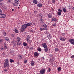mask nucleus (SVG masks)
Masks as SVG:
<instances>
[{
    "mask_svg": "<svg viewBox=\"0 0 74 74\" xmlns=\"http://www.w3.org/2000/svg\"><path fill=\"white\" fill-rule=\"evenodd\" d=\"M32 25L33 24L32 23H29L23 25L21 28V32H23L24 31H25L26 29H27V26L29 27Z\"/></svg>",
    "mask_w": 74,
    "mask_h": 74,
    "instance_id": "obj_1",
    "label": "nucleus"
},
{
    "mask_svg": "<svg viewBox=\"0 0 74 74\" xmlns=\"http://www.w3.org/2000/svg\"><path fill=\"white\" fill-rule=\"evenodd\" d=\"M4 61L5 62L3 63L4 67L5 68L7 67H8V69L10 70V68H9L10 65H9V60H8V59H6Z\"/></svg>",
    "mask_w": 74,
    "mask_h": 74,
    "instance_id": "obj_2",
    "label": "nucleus"
},
{
    "mask_svg": "<svg viewBox=\"0 0 74 74\" xmlns=\"http://www.w3.org/2000/svg\"><path fill=\"white\" fill-rule=\"evenodd\" d=\"M6 17V14L2 13V11L0 9V18H4Z\"/></svg>",
    "mask_w": 74,
    "mask_h": 74,
    "instance_id": "obj_3",
    "label": "nucleus"
},
{
    "mask_svg": "<svg viewBox=\"0 0 74 74\" xmlns=\"http://www.w3.org/2000/svg\"><path fill=\"white\" fill-rule=\"evenodd\" d=\"M69 42L71 44L74 45V39H70L69 40Z\"/></svg>",
    "mask_w": 74,
    "mask_h": 74,
    "instance_id": "obj_4",
    "label": "nucleus"
},
{
    "mask_svg": "<svg viewBox=\"0 0 74 74\" xmlns=\"http://www.w3.org/2000/svg\"><path fill=\"white\" fill-rule=\"evenodd\" d=\"M46 70L45 69H43L42 70H40V74H44L45 73V71Z\"/></svg>",
    "mask_w": 74,
    "mask_h": 74,
    "instance_id": "obj_5",
    "label": "nucleus"
},
{
    "mask_svg": "<svg viewBox=\"0 0 74 74\" xmlns=\"http://www.w3.org/2000/svg\"><path fill=\"white\" fill-rule=\"evenodd\" d=\"M60 39L61 41H65V40H66V38H62V37H60Z\"/></svg>",
    "mask_w": 74,
    "mask_h": 74,
    "instance_id": "obj_6",
    "label": "nucleus"
},
{
    "mask_svg": "<svg viewBox=\"0 0 74 74\" xmlns=\"http://www.w3.org/2000/svg\"><path fill=\"white\" fill-rule=\"evenodd\" d=\"M42 45L44 48H47V46L46 45V43H44L42 44Z\"/></svg>",
    "mask_w": 74,
    "mask_h": 74,
    "instance_id": "obj_7",
    "label": "nucleus"
},
{
    "mask_svg": "<svg viewBox=\"0 0 74 74\" xmlns=\"http://www.w3.org/2000/svg\"><path fill=\"white\" fill-rule=\"evenodd\" d=\"M3 47L4 49H8V47L7 46V44L6 43H4Z\"/></svg>",
    "mask_w": 74,
    "mask_h": 74,
    "instance_id": "obj_8",
    "label": "nucleus"
},
{
    "mask_svg": "<svg viewBox=\"0 0 74 74\" xmlns=\"http://www.w3.org/2000/svg\"><path fill=\"white\" fill-rule=\"evenodd\" d=\"M48 16L49 18H52V15L51 13H49L48 15Z\"/></svg>",
    "mask_w": 74,
    "mask_h": 74,
    "instance_id": "obj_9",
    "label": "nucleus"
},
{
    "mask_svg": "<svg viewBox=\"0 0 74 74\" xmlns=\"http://www.w3.org/2000/svg\"><path fill=\"white\" fill-rule=\"evenodd\" d=\"M38 7H42V4L41 3H38L37 4Z\"/></svg>",
    "mask_w": 74,
    "mask_h": 74,
    "instance_id": "obj_10",
    "label": "nucleus"
},
{
    "mask_svg": "<svg viewBox=\"0 0 74 74\" xmlns=\"http://www.w3.org/2000/svg\"><path fill=\"white\" fill-rule=\"evenodd\" d=\"M21 41V38L19 37H18L16 39V42L20 41Z\"/></svg>",
    "mask_w": 74,
    "mask_h": 74,
    "instance_id": "obj_11",
    "label": "nucleus"
},
{
    "mask_svg": "<svg viewBox=\"0 0 74 74\" xmlns=\"http://www.w3.org/2000/svg\"><path fill=\"white\" fill-rule=\"evenodd\" d=\"M15 3H16V4H17L16 6H18L19 3H18V1H19V0H15Z\"/></svg>",
    "mask_w": 74,
    "mask_h": 74,
    "instance_id": "obj_12",
    "label": "nucleus"
},
{
    "mask_svg": "<svg viewBox=\"0 0 74 74\" xmlns=\"http://www.w3.org/2000/svg\"><path fill=\"white\" fill-rule=\"evenodd\" d=\"M51 20H52V21H53H53H57L56 18H51Z\"/></svg>",
    "mask_w": 74,
    "mask_h": 74,
    "instance_id": "obj_13",
    "label": "nucleus"
},
{
    "mask_svg": "<svg viewBox=\"0 0 74 74\" xmlns=\"http://www.w3.org/2000/svg\"><path fill=\"white\" fill-rule=\"evenodd\" d=\"M47 37L49 39H51L52 36H51V35L49 34L47 36Z\"/></svg>",
    "mask_w": 74,
    "mask_h": 74,
    "instance_id": "obj_14",
    "label": "nucleus"
},
{
    "mask_svg": "<svg viewBox=\"0 0 74 74\" xmlns=\"http://www.w3.org/2000/svg\"><path fill=\"white\" fill-rule=\"evenodd\" d=\"M31 64L32 66H34V61L33 60L31 61Z\"/></svg>",
    "mask_w": 74,
    "mask_h": 74,
    "instance_id": "obj_15",
    "label": "nucleus"
},
{
    "mask_svg": "<svg viewBox=\"0 0 74 74\" xmlns=\"http://www.w3.org/2000/svg\"><path fill=\"white\" fill-rule=\"evenodd\" d=\"M34 55L35 56H38V53L36 52L34 53Z\"/></svg>",
    "mask_w": 74,
    "mask_h": 74,
    "instance_id": "obj_16",
    "label": "nucleus"
},
{
    "mask_svg": "<svg viewBox=\"0 0 74 74\" xmlns=\"http://www.w3.org/2000/svg\"><path fill=\"white\" fill-rule=\"evenodd\" d=\"M62 10L63 11H64V12H66L67 10H66V8H62Z\"/></svg>",
    "mask_w": 74,
    "mask_h": 74,
    "instance_id": "obj_17",
    "label": "nucleus"
},
{
    "mask_svg": "<svg viewBox=\"0 0 74 74\" xmlns=\"http://www.w3.org/2000/svg\"><path fill=\"white\" fill-rule=\"evenodd\" d=\"M33 3L35 4H37V1L36 0H34L33 1Z\"/></svg>",
    "mask_w": 74,
    "mask_h": 74,
    "instance_id": "obj_18",
    "label": "nucleus"
},
{
    "mask_svg": "<svg viewBox=\"0 0 74 74\" xmlns=\"http://www.w3.org/2000/svg\"><path fill=\"white\" fill-rule=\"evenodd\" d=\"M16 42H17V44L18 45H21V42L18 41Z\"/></svg>",
    "mask_w": 74,
    "mask_h": 74,
    "instance_id": "obj_19",
    "label": "nucleus"
},
{
    "mask_svg": "<svg viewBox=\"0 0 74 74\" xmlns=\"http://www.w3.org/2000/svg\"><path fill=\"white\" fill-rule=\"evenodd\" d=\"M57 14H58V15L60 16V15H61V14H62V12H57Z\"/></svg>",
    "mask_w": 74,
    "mask_h": 74,
    "instance_id": "obj_20",
    "label": "nucleus"
},
{
    "mask_svg": "<svg viewBox=\"0 0 74 74\" xmlns=\"http://www.w3.org/2000/svg\"><path fill=\"white\" fill-rule=\"evenodd\" d=\"M45 51V52H48V48H45L44 49Z\"/></svg>",
    "mask_w": 74,
    "mask_h": 74,
    "instance_id": "obj_21",
    "label": "nucleus"
},
{
    "mask_svg": "<svg viewBox=\"0 0 74 74\" xmlns=\"http://www.w3.org/2000/svg\"><path fill=\"white\" fill-rule=\"evenodd\" d=\"M23 45L24 46H25V47H26L27 46V43L25 42H23Z\"/></svg>",
    "mask_w": 74,
    "mask_h": 74,
    "instance_id": "obj_22",
    "label": "nucleus"
},
{
    "mask_svg": "<svg viewBox=\"0 0 74 74\" xmlns=\"http://www.w3.org/2000/svg\"><path fill=\"white\" fill-rule=\"evenodd\" d=\"M5 40L6 41H9V38L7 37H5Z\"/></svg>",
    "mask_w": 74,
    "mask_h": 74,
    "instance_id": "obj_23",
    "label": "nucleus"
},
{
    "mask_svg": "<svg viewBox=\"0 0 74 74\" xmlns=\"http://www.w3.org/2000/svg\"><path fill=\"white\" fill-rule=\"evenodd\" d=\"M62 70V68L60 67H59L58 68V71H61Z\"/></svg>",
    "mask_w": 74,
    "mask_h": 74,
    "instance_id": "obj_24",
    "label": "nucleus"
},
{
    "mask_svg": "<svg viewBox=\"0 0 74 74\" xmlns=\"http://www.w3.org/2000/svg\"><path fill=\"white\" fill-rule=\"evenodd\" d=\"M0 49H1V50L2 51H3V50H4V47H3L2 46L0 48Z\"/></svg>",
    "mask_w": 74,
    "mask_h": 74,
    "instance_id": "obj_25",
    "label": "nucleus"
},
{
    "mask_svg": "<svg viewBox=\"0 0 74 74\" xmlns=\"http://www.w3.org/2000/svg\"><path fill=\"white\" fill-rule=\"evenodd\" d=\"M18 58L19 59H22V58H23V57L22 55H19V56H18Z\"/></svg>",
    "mask_w": 74,
    "mask_h": 74,
    "instance_id": "obj_26",
    "label": "nucleus"
},
{
    "mask_svg": "<svg viewBox=\"0 0 74 74\" xmlns=\"http://www.w3.org/2000/svg\"><path fill=\"white\" fill-rule=\"evenodd\" d=\"M3 40L2 39H0V43L1 44L2 43V42H3Z\"/></svg>",
    "mask_w": 74,
    "mask_h": 74,
    "instance_id": "obj_27",
    "label": "nucleus"
},
{
    "mask_svg": "<svg viewBox=\"0 0 74 74\" xmlns=\"http://www.w3.org/2000/svg\"><path fill=\"white\" fill-rule=\"evenodd\" d=\"M10 63H12L13 62H14V60L12 59H10Z\"/></svg>",
    "mask_w": 74,
    "mask_h": 74,
    "instance_id": "obj_28",
    "label": "nucleus"
},
{
    "mask_svg": "<svg viewBox=\"0 0 74 74\" xmlns=\"http://www.w3.org/2000/svg\"><path fill=\"white\" fill-rule=\"evenodd\" d=\"M42 26L44 27H45V28H47V26L46 24H45L43 25Z\"/></svg>",
    "mask_w": 74,
    "mask_h": 74,
    "instance_id": "obj_29",
    "label": "nucleus"
},
{
    "mask_svg": "<svg viewBox=\"0 0 74 74\" xmlns=\"http://www.w3.org/2000/svg\"><path fill=\"white\" fill-rule=\"evenodd\" d=\"M3 35H4V36H6L7 35V34H6V32H3Z\"/></svg>",
    "mask_w": 74,
    "mask_h": 74,
    "instance_id": "obj_30",
    "label": "nucleus"
},
{
    "mask_svg": "<svg viewBox=\"0 0 74 74\" xmlns=\"http://www.w3.org/2000/svg\"><path fill=\"white\" fill-rule=\"evenodd\" d=\"M55 51L57 52V51H59V49L57 48L55 49Z\"/></svg>",
    "mask_w": 74,
    "mask_h": 74,
    "instance_id": "obj_31",
    "label": "nucleus"
},
{
    "mask_svg": "<svg viewBox=\"0 0 74 74\" xmlns=\"http://www.w3.org/2000/svg\"><path fill=\"white\" fill-rule=\"evenodd\" d=\"M15 33H18V30H16V29H15L14 30Z\"/></svg>",
    "mask_w": 74,
    "mask_h": 74,
    "instance_id": "obj_32",
    "label": "nucleus"
},
{
    "mask_svg": "<svg viewBox=\"0 0 74 74\" xmlns=\"http://www.w3.org/2000/svg\"><path fill=\"white\" fill-rule=\"evenodd\" d=\"M38 51L39 52H41V48H38L37 49Z\"/></svg>",
    "mask_w": 74,
    "mask_h": 74,
    "instance_id": "obj_33",
    "label": "nucleus"
},
{
    "mask_svg": "<svg viewBox=\"0 0 74 74\" xmlns=\"http://www.w3.org/2000/svg\"><path fill=\"white\" fill-rule=\"evenodd\" d=\"M26 39L27 40V42H29V41H31V40H29L28 38H26Z\"/></svg>",
    "mask_w": 74,
    "mask_h": 74,
    "instance_id": "obj_34",
    "label": "nucleus"
},
{
    "mask_svg": "<svg viewBox=\"0 0 74 74\" xmlns=\"http://www.w3.org/2000/svg\"><path fill=\"white\" fill-rule=\"evenodd\" d=\"M34 49V48H33V46L31 47L30 48V50H33V49Z\"/></svg>",
    "mask_w": 74,
    "mask_h": 74,
    "instance_id": "obj_35",
    "label": "nucleus"
},
{
    "mask_svg": "<svg viewBox=\"0 0 74 74\" xmlns=\"http://www.w3.org/2000/svg\"><path fill=\"white\" fill-rule=\"evenodd\" d=\"M45 34H49V32L48 31H46L45 32Z\"/></svg>",
    "mask_w": 74,
    "mask_h": 74,
    "instance_id": "obj_36",
    "label": "nucleus"
},
{
    "mask_svg": "<svg viewBox=\"0 0 74 74\" xmlns=\"http://www.w3.org/2000/svg\"><path fill=\"white\" fill-rule=\"evenodd\" d=\"M2 53L3 54V55H5V52L4 51L2 52Z\"/></svg>",
    "mask_w": 74,
    "mask_h": 74,
    "instance_id": "obj_37",
    "label": "nucleus"
},
{
    "mask_svg": "<svg viewBox=\"0 0 74 74\" xmlns=\"http://www.w3.org/2000/svg\"><path fill=\"white\" fill-rule=\"evenodd\" d=\"M8 1L9 3H11L12 1L11 0H8Z\"/></svg>",
    "mask_w": 74,
    "mask_h": 74,
    "instance_id": "obj_38",
    "label": "nucleus"
},
{
    "mask_svg": "<svg viewBox=\"0 0 74 74\" xmlns=\"http://www.w3.org/2000/svg\"><path fill=\"white\" fill-rule=\"evenodd\" d=\"M27 38H28V39H30V36H28L27 37Z\"/></svg>",
    "mask_w": 74,
    "mask_h": 74,
    "instance_id": "obj_39",
    "label": "nucleus"
},
{
    "mask_svg": "<svg viewBox=\"0 0 74 74\" xmlns=\"http://www.w3.org/2000/svg\"><path fill=\"white\" fill-rule=\"evenodd\" d=\"M13 4L14 6H16V5H17V4H16L15 2V3H13Z\"/></svg>",
    "mask_w": 74,
    "mask_h": 74,
    "instance_id": "obj_40",
    "label": "nucleus"
},
{
    "mask_svg": "<svg viewBox=\"0 0 74 74\" xmlns=\"http://www.w3.org/2000/svg\"><path fill=\"white\" fill-rule=\"evenodd\" d=\"M58 11H59V12H62V10H60V9H59L58 10Z\"/></svg>",
    "mask_w": 74,
    "mask_h": 74,
    "instance_id": "obj_41",
    "label": "nucleus"
},
{
    "mask_svg": "<svg viewBox=\"0 0 74 74\" xmlns=\"http://www.w3.org/2000/svg\"><path fill=\"white\" fill-rule=\"evenodd\" d=\"M24 63H27V60H25L24 61Z\"/></svg>",
    "mask_w": 74,
    "mask_h": 74,
    "instance_id": "obj_42",
    "label": "nucleus"
},
{
    "mask_svg": "<svg viewBox=\"0 0 74 74\" xmlns=\"http://www.w3.org/2000/svg\"><path fill=\"white\" fill-rule=\"evenodd\" d=\"M71 58H72L73 59H74V55H73L72 56H71Z\"/></svg>",
    "mask_w": 74,
    "mask_h": 74,
    "instance_id": "obj_43",
    "label": "nucleus"
},
{
    "mask_svg": "<svg viewBox=\"0 0 74 74\" xmlns=\"http://www.w3.org/2000/svg\"><path fill=\"white\" fill-rule=\"evenodd\" d=\"M40 31H42V30H43V29L42 28H40Z\"/></svg>",
    "mask_w": 74,
    "mask_h": 74,
    "instance_id": "obj_44",
    "label": "nucleus"
},
{
    "mask_svg": "<svg viewBox=\"0 0 74 74\" xmlns=\"http://www.w3.org/2000/svg\"><path fill=\"white\" fill-rule=\"evenodd\" d=\"M52 3H54L55 2V0H52Z\"/></svg>",
    "mask_w": 74,
    "mask_h": 74,
    "instance_id": "obj_45",
    "label": "nucleus"
},
{
    "mask_svg": "<svg viewBox=\"0 0 74 74\" xmlns=\"http://www.w3.org/2000/svg\"><path fill=\"white\" fill-rule=\"evenodd\" d=\"M43 30H47V28H43Z\"/></svg>",
    "mask_w": 74,
    "mask_h": 74,
    "instance_id": "obj_46",
    "label": "nucleus"
},
{
    "mask_svg": "<svg viewBox=\"0 0 74 74\" xmlns=\"http://www.w3.org/2000/svg\"><path fill=\"white\" fill-rule=\"evenodd\" d=\"M34 12L35 14H37V11H34Z\"/></svg>",
    "mask_w": 74,
    "mask_h": 74,
    "instance_id": "obj_47",
    "label": "nucleus"
},
{
    "mask_svg": "<svg viewBox=\"0 0 74 74\" xmlns=\"http://www.w3.org/2000/svg\"><path fill=\"white\" fill-rule=\"evenodd\" d=\"M28 42L29 44H31V43H32V41L31 40H29V41Z\"/></svg>",
    "mask_w": 74,
    "mask_h": 74,
    "instance_id": "obj_48",
    "label": "nucleus"
},
{
    "mask_svg": "<svg viewBox=\"0 0 74 74\" xmlns=\"http://www.w3.org/2000/svg\"><path fill=\"white\" fill-rule=\"evenodd\" d=\"M43 20V19H42V18H40L39 20V21H42Z\"/></svg>",
    "mask_w": 74,
    "mask_h": 74,
    "instance_id": "obj_49",
    "label": "nucleus"
},
{
    "mask_svg": "<svg viewBox=\"0 0 74 74\" xmlns=\"http://www.w3.org/2000/svg\"><path fill=\"white\" fill-rule=\"evenodd\" d=\"M48 70L49 72H50V71H51V69L49 68Z\"/></svg>",
    "mask_w": 74,
    "mask_h": 74,
    "instance_id": "obj_50",
    "label": "nucleus"
},
{
    "mask_svg": "<svg viewBox=\"0 0 74 74\" xmlns=\"http://www.w3.org/2000/svg\"><path fill=\"white\" fill-rule=\"evenodd\" d=\"M15 54V53H12L11 54L12 55H13V56H14Z\"/></svg>",
    "mask_w": 74,
    "mask_h": 74,
    "instance_id": "obj_51",
    "label": "nucleus"
},
{
    "mask_svg": "<svg viewBox=\"0 0 74 74\" xmlns=\"http://www.w3.org/2000/svg\"><path fill=\"white\" fill-rule=\"evenodd\" d=\"M53 26H54V27L56 26V24H55V23L53 25Z\"/></svg>",
    "mask_w": 74,
    "mask_h": 74,
    "instance_id": "obj_52",
    "label": "nucleus"
},
{
    "mask_svg": "<svg viewBox=\"0 0 74 74\" xmlns=\"http://www.w3.org/2000/svg\"><path fill=\"white\" fill-rule=\"evenodd\" d=\"M4 71H5V72H7V70L6 69H4Z\"/></svg>",
    "mask_w": 74,
    "mask_h": 74,
    "instance_id": "obj_53",
    "label": "nucleus"
},
{
    "mask_svg": "<svg viewBox=\"0 0 74 74\" xmlns=\"http://www.w3.org/2000/svg\"><path fill=\"white\" fill-rule=\"evenodd\" d=\"M10 53H11V54H12L14 53V51H11V52H10Z\"/></svg>",
    "mask_w": 74,
    "mask_h": 74,
    "instance_id": "obj_54",
    "label": "nucleus"
},
{
    "mask_svg": "<svg viewBox=\"0 0 74 74\" xmlns=\"http://www.w3.org/2000/svg\"><path fill=\"white\" fill-rule=\"evenodd\" d=\"M30 32H32V33H33V30H30Z\"/></svg>",
    "mask_w": 74,
    "mask_h": 74,
    "instance_id": "obj_55",
    "label": "nucleus"
},
{
    "mask_svg": "<svg viewBox=\"0 0 74 74\" xmlns=\"http://www.w3.org/2000/svg\"><path fill=\"white\" fill-rule=\"evenodd\" d=\"M11 36L12 37H14V35L13 34H11Z\"/></svg>",
    "mask_w": 74,
    "mask_h": 74,
    "instance_id": "obj_56",
    "label": "nucleus"
},
{
    "mask_svg": "<svg viewBox=\"0 0 74 74\" xmlns=\"http://www.w3.org/2000/svg\"><path fill=\"white\" fill-rule=\"evenodd\" d=\"M17 64H19V62H17Z\"/></svg>",
    "mask_w": 74,
    "mask_h": 74,
    "instance_id": "obj_57",
    "label": "nucleus"
},
{
    "mask_svg": "<svg viewBox=\"0 0 74 74\" xmlns=\"http://www.w3.org/2000/svg\"><path fill=\"white\" fill-rule=\"evenodd\" d=\"M40 13L39 14H38L37 15V16H39H39H40Z\"/></svg>",
    "mask_w": 74,
    "mask_h": 74,
    "instance_id": "obj_58",
    "label": "nucleus"
},
{
    "mask_svg": "<svg viewBox=\"0 0 74 74\" xmlns=\"http://www.w3.org/2000/svg\"><path fill=\"white\" fill-rule=\"evenodd\" d=\"M40 23H43V22H42V21H40Z\"/></svg>",
    "mask_w": 74,
    "mask_h": 74,
    "instance_id": "obj_59",
    "label": "nucleus"
},
{
    "mask_svg": "<svg viewBox=\"0 0 74 74\" xmlns=\"http://www.w3.org/2000/svg\"><path fill=\"white\" fill-rule=\"evenodd\" d=\"M42 59L43 60H44V59H45V58H44V57H42Z\"/></svg>",
    "mask_w": 74,
    "mask_h": 74,
    "instance_id": "obj_60",
    "label": "nucleus"
},
{
    "mask_svg": "<svg viewBox=\"0 0 74 74\" xmlns=\"http://www.w3.org/2000/svg\"><path fill=\"white\" fill-rule=\"evenodd\" d=\"M14 9H12V11H14Z\"/></svg>",
    "mask_w": 74,
    "mask_h": 74,
    "instance_id": "obj_61",
    "label": "nucleus"
},
{
    "mask_svg": "<svg viewBox=\"0 0 74 74\" xmlns=\"http://www.w3.org/2000/svg\"><path fill=\"white\" fill-rule=\"evenodd\" d=\"M72 9H73V10H74V7H73V8H72Z\"/></svg>",
    "mask_w": 74,
    "mask_h": 74,
    "instance_id": "obj_62",
    "label": "nucleus"
},
{
    "mask_svg": "<svg viewBox=\"0 0 74 74\" xmlns=\"http://www.w3.org/2000/svg\"><path fill=\"white\" fill-rule=\"evenodd\" d=\"M3 0H0V1H3Z\"/></svg>",
    "mask_w": 74,
    "mask_h": 74,
    "instance_id": "obj_63",
    "label": "nucleus"
},
{
    "mask_svg": "<svg viewBox=\"0 0 74 74\" xmlns=\"http://www.w3.org/2000/svg\"><path fill=\"white\" fill-rule=\"evenodd\" d=\"M37 74H40L39 73H37Z\"/></svg>",
    "mask_w": 74,
    "mask_h": 74,
    "instance_id": "obj_64",
    "label": "nucleus"
}]
</instances>
